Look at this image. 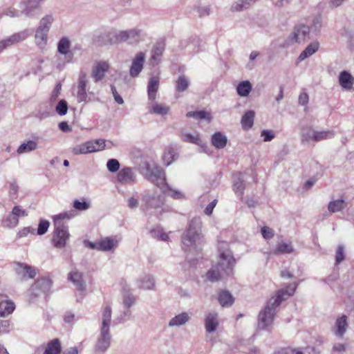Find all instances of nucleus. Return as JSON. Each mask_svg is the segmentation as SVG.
<instances>
[{"mask_svg":"<svg viewBox=\"0 0 354 354\" xmlns=\"http://www.w3.org/2000/svg\"><path fill=\"white\" fill-rule=\"evenodd\" d=\"M139 288L144 290H153L155 286L154 279L151 276H145L136 281Z\"/></svg>","mask_w":354,"mask_h":354,"instance_id":"f704fd0d","label":"nucleus"},{"mask_svg":"<svg viewBox=\"0 0 354 354\" xmlns=\"http://www.w3.org/2000/svg\"><path fill=\"white\" fill-rule=\"evenodd\" d=\"M347 319V316L344 315H342L336 319L335 326L333 328V332L337 337H342L345 334L348 327Z\"/></svg>","mask_w":354,"mask_h":354,"instance_id":"dca6fc26","label":"nucleus"},{"mask_svg":"<svg viewBox=\"0 0 354 354\" xmlns=\"http://www.w3.org/2000/svg\"><path fill=\"white\" fill-rule=\"evenodd\" d=\"M190 84V81L187 77L184 75H180L176 81V90L178 93L186 91Z\"/></svg>","mask_w":354,"mask_h":354,"instance_id":"c03bdc74","label":"nucleus"},{"mask_svg":"<svg viewBox=\"0 0 354 354\" xmlns=\"http://www.w3.org/2000/svg\"><path fill=\"white\" fill-rule=\"evenodd\" d=\"M310 28L304 24H299L295 27L290 36L292 42L301 43L309 37Z\"/></svg>","mask_w":354,"mask_h":354,"instance_id":"9b49d317","label":"nucleus"},{"mask_svg":"<svg viewBox=\"0 0 354 354\" xmlns=\"http://www.w3.org/2000/svg\"><path fill=\"white\" fill-rule=\"evenodd\" d=\"M219 324L218 314L215 312L209 313L205 319V327L207 333H214Z\"/></svg>","mask_w":354,"mask_h":354,"instance_id":"aec40b11","label":"nucleus"},{"mask_svg":"<svg viewBox=\"0 0 354 354\" xmlns=\"http://www.w3.org/2000/svg\"><path fill=\"white\" fill-rule=\"evenodd\" d=\"M163 50L164 48L162 45L158 44L156 46L155 48L152 50L151 59L154 61L158 60L161 57Z\"/></svg>","mask_w":354,"mask_h":354,"instance_id":"0e129e2a","label":"nucleus"},{"mask_svg":"<svg viewBox=\"0 0 354 354\" xmlns=\"http://www.w3.org/2000/svg\"><path fill=\"white\" fill-rule=\"evenodd\" d=\"M255 113L254 111H248L241 118V125L244 129H249L253 126Z\"/></svg>","mask_w":354,"mask_h":354,"instance_id":"37998d69","label":"nucleus"},{"mask_svg":"<svg viewBox=\"0 0 354 354\" xmlns=\"http://www.w3.org/2000/svg\"><path fill=\"white\" fill-rule=\"evenodd\" d=\"M145 178L151 183L158 187L163 193L170 192L169 196L174 199H184L185 195L180 191L172 189L166 183L165 171L156 165H147L145 174Z\"/></svg>","mask_w":354,"mask_h":354,"instance_id":"20e7f679","label":"nucleus"},{"mask_svg":"<svg viewBox=\"0 0 354 354\" xmlns=\"http://www.w3.org/2000/svg\"><path fill=\"white\" fill-rule=\"evenodd\" d=\"M42 2L43 0H21L18 9L10 7L3 11V15L10 17H19L24 15L28 18H35Z\"/></svg>","mask_w":354,"mask_h":354,"instance_id":"423d86ee","label":"nucleus"},{"mask_svg":"<svg viewBox=\"0 0 354 354\" xmlns=\"http://www.w3.org/2000/svg\"><path fill=\"white\" fill-rule=\"evenodd\" d=\"M227 142V137L221 132H216L212 136V143L216 149H223Z\"/></svg>","mask_w":354,"mask_h":354,"instance_id":"72a5a7b5","label":"nucleus"},{"mask_svg":"<svg viewBox=\"0 0 354 354\" xmlns=\"http://www.w3.org/2000/svg\"><path fill=\"white\" fill-rule=\"evenodd\" d=\"M48 41V32L36 29L35 34V43L41 50L46 48Z\"/></svg>","mask_w":354,"mask_h":354,"instance_id":"5701e85b","label":"nucleus"},{"mask_svg":"<svg viewBox=\"0 0 354 354\" xmlns=\"http://www.w3.org/2000/svg\"><path fill=\"white\" fill-rule=\"evenodd\" d=\"M74 57H70L68 58H65L64 55L56 54L55 56L54 60L53 62V64L54 67L58 70L59 71H63L67 64L72 63L73 61Z\"/></svg>","mask_w":354,"mask_h":354,"instance_id":"c85d7f7f","label":"nucleus"},{"mask_svg":"<svg viewBox=\"0 0 354 354\" xmlns=\"http://www.w3.org/2000/svg\"><path fill=\"white\" fill-rule=\"evenodd\" d=\"M202 222L199 217L193 218L187 230L183 233L181 239L182 248L185 252L196 250L203 243L201 234Z\"/></svg>","mask_w":354,"mask_h":354,"instance_id":"39448f33","label":"nucleus"},{"mask_svg":"<svg viewBox=\"0 0 354 354\" xmlns=\"http://www.w3.org/2000/svg\"><path fill=\"white\" fill-rule=\"evenodd\" d=\"M15 309V303L10 299L0 301V317H6L11 315Z\"/></svg>","mask_w":354,"mask_h":354,"instance_id":"a878e982","label":"nucleus"},{"mask_svg":"<svg viewBox=\"0 0 354 354\" xmlns=\"http://www.w3.org/2000/svg\"><path fill=\"white\" fill-rule=\"evenodd\" d=\"M89 142L93 144L94 152L101 151L106 147V140L104 139H97L95 140H90Z\"/></svg>","mask_w":354,"mask_h":354,"instance_id":"13d9d810","label":"nucleus"},{"mask_svg":"<svg viewBox=\"0 0 354 354\" xmlns=\"http://www.w3.org/2000/svg\"><path fill=\"white\" fill-rule=\"evenodd\" d=\"M190 318V315L188 313H181L172 317L169 320L168 326L169 327L184 326L189 321Z\"/></svg>","mask_w":354,"mask_h":354,"instance_id":"b1692460","label":"nucleus"},{"mask_svg":"<svg viewBox=\"0 0 354 354\" xmlns=\"http://www.w3.org/2000/svg\"><path fill=\"white\" fill-rule=\"evenodd\" d=\"M66 218H71L70 214L67 212L55 215L53 217L55 230L53 234L52 243L56 248H64L66 245V241L70 237L68 227L63 223V220Z\"/></svg>","mask_w":354,"mask_h":354,"instance_id":"0eeeda50","label":"nucleus"},{"mask_svg":"<svg viewBox=\"0 0 354 354\" xmlns=\"http://www.w3.org/2000/svg\"><path fill=\"white\" fill-rule=\"evenodd\" d=\"M245 183L244 179L241 174H238L236 179L233 184V190L235 194L239 196H242L244 193Z\"/></svg>","mask_w":354,"mask_h":354,"instance_id":"49530a36","label":"nucleus"},{"mask_svg":"<svg viewBox=\"0 0 354 354\" xmlns=\"http://www.w3.org/2000/svg\"><path fill=\"white\" fill-rule=\"evenodd\" d=\"M181 139L184 142H187L193 144H196L199 146H203V142L200 138L199 134H191L187 132H182L181 133Z\"/></svg>","mask_w":354,"mask_h":354,"instance_id":"de8ad7c7","label":"nucleus"},{"mask_svg":"<svg viewBox=\"0 0 354 354\" xmlns=\"http://www.w3.org/2000/svg\"><path fill=\"white\" fill-rule=\"evenodd\" d=\"M169 107L165 104L154 103L150 106L149 112L156 115L164 116L169 113Z\"/></svg>","mask_w":354,"mask_h":354,"instance_id":"ea45409f","label":"nucleus"},{"mask_svg":"<svg viewBox=\"0 0 354 354\" xmlns=\"http://www.w3.org/2000/svg\"><path fill=\"white\" fill-rule=\"evenodd\" d=\"M346 206L344 200H335L328 203V209L330 212L335 213L342 210Z\"/></svg>","mask_w":354,"mask_h":354,"instance_id":"8fccbe9b","label":"nucleus"},{"mask_svg":"<svg viewBox=\"0 0 354 354\" xmlns=\"http://www.w3.org/2000/svg\"><path fill=\"white\" fill-rule=\"evenodd\" d=\"M14 268L16 273L24 279H33L37 274L34 267L24 263H15Z\"/></svg>","mask_w":354,"mask_h":354,"instance_id":"f8f14e48","label":"nucleus"},{"mask_svg":"<svg viewBox=\"0 0 354 354\" xmlns=\"http://www.w3.org/2000/svg\"><path fill=\"white\" fill-rule=\"evenodd\" d=\"M68 279L71 281L76 288L80 291H84L86 288V283L84 279V274L77 270L69 272Z\"/></svg>","mask_w":354,"mask_h":354,"instance_id":"2eb2a0df","label":"nucleus"},{"mask_svg":"<svg viewBox=\"0 0 354 354\" xmlns=\"http://www.w3.org/2000/svg\"><path fill=\"white\" fill-rule=\"evenodd\" d=\"M145 60V53H138L133 59L131 66L129 70V74L132 77H138L143 69Z\"/></svg>","mask_w":354,"mask_h":354,"instance_id":"ddd939ff","label":"nucleus"},{"mask_svg":"<svg viewBox=\"0 0 354 354\" xmlns=\"http://www.w3.org/2000/svg\"><path fill=\"white\" fill-rule=\"evenodd\" d=\"M219 261L217 265L207 272V278L212 282L217 281L225 277L232 274L236 260L226 242H221L218 245Z\"/></svg>","mask_w":354,"mask_h":354,"instance_id":"f03ea898","label":"nucleus"},{"mask_svg":"<svg viewBox=\"0 0 354 354\" xmlns=\"http://www.w3.org/2000/svg\"><path fill=\"white\" fill-rule=\"evenodd\" d=\"M277 354H315V350L312 347L292 348L286 347L281 348Z\"/></svg>","mask_w":354,"mask_h":354,"instance_id":"393cba45","label":"nucleus"},{"mask_svg":"<svg viewBox=\"0 0 354 354\" xmlns=\"http://www.w3.org/2000/svg\"><path fill=\"white\" fill-rule=\"evenodd\" d=\"M118 180L122 184H131L136 181V175L131 168L125 167L118 174Z\"/></svg>","mask_w":354,"mask_h":354,"instance_id":"412c9836","label":"nucleus"},{"mask_svg":"<svg viewBox=\"0 0 354 354\" xmlns=\"http://www.w3.org/2000/svg\"><path fill=\"white\" fill-rule=\"evenodd\" d=\"M92 145L93 144L89 142V141H87L84 143L74 147L72 149V152L75 155L93 153L94 152V148Z\"/></svg>","mask_w":354,"mask_h":354,"instance_id":"473e14b6","label":"nucleus"},{"mask_svg":"<svg viewBox=\"0 0 354 354\" xmlns=\"http://www.w3.org/2000/svg\"><path fill=\"white\" fill-rule=\"evenodd\" d=\"M159 84L160 78L158 77L152 76L149 78L147 85V93L149 100H155L159 88Z\"/></svg>","mask_w":354,"mask_h":354,"instance_id":"4be33fe9","label":"nucleus"},{"mask_svg":"<svg viewBox=\"0 0 354 354\" xmlns=\"http://www.w3.org/2000/svg\"><path fill=\"white\" fill-rule=\"evenodd\" d=\"M120 30H111L103 35V38H104V41L102 42V44H114L120 43V39L119 37Z\"/></svg>","mask_w":354,"mask_h":354,"instance_id":"7c9ffc66","label":"nucleus"},{"mask_svg":"<svg viewBox=\"0 0 354 354\" xmlns=\"http://www.w3.org/2000/svg\"><path fill=\"white\" fill-rule=\"evenodd\" d=\"M18 223L19 220L10 214L2 220L1 224L5 227L13 228L17 225Z\"/></svg>","mask_w":354,"mask_h":354,"instance_id":"864d4df0","label":"nucleus"},{"mask_svg":"<svg viewBox=\"0 0 354 354\" xmlns=\"http://www.w3.org/2000/svg\"><path fill=\"white\" fill-rule=\"evenodd\" d=\"M142 201L147 208L158 209L163 205V201L160 196L147 194L144 195Z\"/></svg>","mask_w":354,"mask_h":354,"instance_id":"6ab92c4d","label":"nucleus"},{"mask_svg":"<svg viewBox=\"0 0 354 354\" xmlns=\"http://www.w3.org/2000/svg\"><path fill=\"white\" fill-rule=\"evenodd\" d=\"M136 300L135 296L131 294H127L123 297V304L124 307L129 308L135 304Z\"/></svg>","mask_w":354,"mask_h":354,"instance_id":"e2e57ef3","label":"nucleus"},{"mask_svg":"<svg viewBox=\"0 0 354 354\" xmlns=\"http://www.w3.org/2000/svg\"><path fill=\"white\" fill-rule=\"evenodd\" d=\"M61 348L59 340L54 339L48 343L44 354H60Z\"/></svg>","mask_w":354,"mask_h":354,"instance_id":"58836bf2","label":"nucleus"},{"mask_svg":"<svg viewBox=\"0 0 354 354\" xmlns=\"http://www.w3.org/2000/svg\"><path fill=\"white\" fill-rule=\"evenodd\" d=\"M187 118H196L198 120H207L209 121L211 120L210 113L205 111H189L186 114Z\"/></svg>","mask_w":354,"mask_h":354,"instance_id":"603ef678","label":"nucleus"},{"mask_svg":"<svg viewBox=\"0 0 354 354\" xmlns=\"http://www.w3.org/2000/svg\"><path fill=\"white\" fill-rule=\"evenodd\" d=\"M109 68V65L106 62H98L95 66L93 68L92 70V77L94 79L95 82H97L102 80L105 73L108 71Z\"/></svg>","mask_w":354,"mask_h":354,"instance_id":"a211bd4d","label":"nucleus"},{"mask_svg":"<svg viewBox=\"0 0 354 354\" xmlns=\"http://www.w3.org/2000/svg\"><path fill=\"white\" fill-rule=\"evenodd\" d=\"M315 130L311 127H303L301 131V140L302 143L314 142Z\"/></svg>","mask_w":354,"mask_h":354,"instance_id":"4c0bfd02","label":"nucleus"},{"mask_svg":"<svg viewBox=\"0 0 354 354\" xmlns=\"http://www.w3.org/2000/svg\"><path fill=\"white\" fill-rule=\"evenodd\" d=\"M150 235L151 237L157 239L161 241H168L169 236L167 234L163 232L162 229L157 227L150 230Z\"/></svg>","mask_w":354,"mask_h":354,"instance_id":"3c124183","label":"nucleus"},{"mask_svg":"<svg viewBox=\"0 0 354 354\" xmlns=\"http://www.w3.org/2000/svg\"><path fill=\"white\" fill-rule=\"evenodd\" d=\"M52 283V280L49 277H41L32 285L30 292L35 296L41 293H47L50 290Z\"/></svg>","mask_w":354,"mask_h":354,"instance_id":"1a4fd4ad","label":"nucleus"},{"mask_svg":"<svg viewBox=\"0 0 354 354\" xmlns=\"http://www.w3.org/2000/svg\"><path fill=\"white\" fill-rule=\"evenodd\" d=\"M252 88V84L248 80L241 82L236 86L237 94L241 97L249 95Z\"/></svg>","mask_w":354,"mask_h":354,"instance_id":"e433bc0d","label":"nucleus"},{"mask_svg":"<svg viewBox=\"0 0 354 354\" xmlns=\"http://www.w3.org/2000/svg\"><path fill=\"white\" fill-rule=\"evenodd\" d=\"M319 48V44L317 41L310 43L307 47L300 53L297 59L298 62H302L306 58L315 54Z\"/></svg>","mask_w":354,"mask_h":354,"instance_id":"cd10ccee","label":"nucleus"},{"mask_svg":"<svg viewBox=\"0 0 354 354\" xmlns=\"http://www.w3.org/2000/svg\"><path fill=\"white\" fill-rule=\"evenodd\" d=\"M218 301L223 307H229L234 302L232 295L228 291H221L218 296Z\"/></svg>","mask_w":354,"mask_h":354,"instance_id":"a18cd8bd","label":"nucleus"},{"mask_svg":"<svg viewBox=\"0 0 354 354\" xmlns=\"http://www.w3.org/2000/svg\"><path fill=\"white\" fill-rule=\"evenodd\" d=\"M117 241L111 237H105L99 241L100 251H110L117 246Z\"/></svg>","mask_w":354,"mask_h":354,"instance_id":"c9c22d12","label":"nucleus"},{"mask_svg":"<svg viewBox=\"0 0 354 354\" xmlns=\"http://www.w3.org/2000/svg\"><path fill=\"white\" fill-rule=\"evenodd\" d=\"M11 214H13L18 220L19 217H25L28 216V212L19 205H15L12 208Z\"/></svg>","mask_w":354,"mask_h":354,"instance_id":"bf43d9fd","label":"nucleus"},{"mask_svg":"<svg viewBox=\"0 0 354 354\" xmlns=\"http://www.w3.org/2000/svg\"><path fill=\"white\" fill-rule=\"evenodd\" d=\"M257 0H238L231 6L232 12H240L248 9Z\"/></svg>","mask_w":354,"mask_h":354,"instance_id":"2f4dec72","label":"nucleus"},{"mask_svg":"<svg viewBox=\"0 0 354 354\" xmlns=\"http://www.w3.org/2000/svg\"><path fill=\"white\" fill-rule=\"evenodd\" d=\"M28 30L26 29L19 32L14 33L5 39L0 41V48L3 50L5 48L11 46L19 41H24L29 36Z\"/></svg>","mask_w":354,"mask_h":354,"instance_id":"9d476101","label":"nucleus"},{"mask_svg":"<svg viewBox=\"0 0 354 354\" xmlns=\"http://www.w3.org/2000/svg\"><path fill=\"white\" fill-rule=\"evenodd\" d=\"M49 225H50V223L48 221L41 220L39 223L38 228H37V234H39V235L44 234L48 231Z\"/></svg>","mask_w":354,"mask_h":354,"instance_id":"052dcab7","label":"nucleus"},{"mask_svg":"<svg viewBox=\"0 0 354 354\" xmlns=\"http://www.w3.org/2000/svg\"><path fill=\"white\" fill-rule=\"evenodd\" d=\"M339 83L342 88L349 90L353 87L354 78L348 72L344 71L339 75Z\"/></svg>","mask_w":354,"mask_h":354,"instance_id":"bb28decb","label":"nucleus"},{"mask_svg":"<svg viewBox=\"0 0 354 354\" xmlns=\"http://www.w3.org/2000/svg\"><path fill=\"white\" fill-rule=\"evenodd\" d=\"M55 21V17L53 14H47L41 18L39 21L37 29L48 32L50 31L53 22Z\"/></svg>","mask_w":354,"mask_h":354,"instance_id":"c756f323","label":"nucleus"},{"mask_svg":"<svg viewBox=\"0 0 354 354\" xmlns=\"http://www.w3.org/2000/svg\"><path fill=\"white\" fill-rule=\"evenodd\" d=\"M111 324V308L106 306L102 311L100 333L94 346V351L96 354H104L111 346L112 341L110 333Z\"/></svg>","mask_w":354,"mask_h":354,"instance_id":"7ed1b4c3","label":"nucleus"},{"mask_svg":"<svg viewBox=\"0 0 354 354\" xmlns=\"http://www.w3.org/2000/svg\"><path fill=\"white\" fill-rule=\"evenodd\" d=\"M71 41L68 37H61L57 44V53L64 55L65 58L74 57L73 53L71 50Z\"/></svg>","mask_w":354,"mask_h":354,"instance_id":"4468645a","label":"nucleus"},{"mask_svg":"<svg viewBox=\"0 0 354 354\" xmlns=\"http://www.w3.org/2000/svg\"><path fill=\"white\" fill-rule=\"evenodd\" d=\"M37 148V143L34 140H28L19 145L17 149L18 154L29 153L35 151Z\"/></svg>","mask_w":354,"mask_h":354,"instance_id":"a19ab883","label":"nucleus"},{"mask_svg":"<svg viewBox=\"0 0 354 354\" xmlns=\"http://www.w3.org/2000/svg\"><path fill=\"white\" fill-rule=\"evenodd\" d=\"M347 344H335L332 348V354H342L346 351Z\"/></svg>","mask_w":354,"mask_h":354,"instance_id":"774afa93","label":"nucleus"},{"mask_svg":"<svg viewBox=\"0 0 354 354\" xmlns=\"http://www.w3.org/2000/svg\"><path fill=\"white\" fill-rule=\"evenodd\" d=\"M19 186L16 182H12L9 185L8 194L11 201H15L18 197Z\"/></svg>","mask_w":354,"mask_h":354,"instance_id":"6e6d98bb","label":"nucleus"},{"mask_svg":"<svg viewBox=\"0 0 354 354\" xmlns=\"http://www.w3.org/2000/svg\"><path fill=\"white\" fill-rule=\"evenodd\" d=\"M176 154L175 153L174 151L172 149H169L167 151H166L163 156H162V160L166 166H169L172 161H174L176 159Z\"/></svg>","mask_w":354,"mask_h":354,"instance_id":"5fc2aeb1","label":"nucleus"},{"mask_svg":"<svg viewBox=\"0 0 354 354\" xmlns=\"http://www.w3.org/2000/svg\"><path fill=\"white\" fill-rule=\"evenodd\" d=\"M297 284L290 283L286 289L279 290L275 296L272 297L266 304L264 309L261 310L258 318V328L263 330L268 329L272 324L276 308L281 303L293 295Z\"/></svg>","mask_w":354,"mask_h":354,"instance_id":"f257e3e1","label":"nucleus"},{"mask_svg":"<svg viewBox=\"0 0 354 354\" xmlns=\"http://www.w3.org/2000/svg\"><path fill=\"white\" fill-rule=\"evenodd\" d=\"M107 169L111 172H115L120 168V163L116 159H110L106 164Z\"/></svg>","mask_w":354,"mask_h":354,"instance_id":"69168bd1","label":"nucleus"},{"mask_svg":"<svg viewBox=\"0 0 354 354\" xmlns=\"http://www.w3.org/2000/svg\"><path fill=\"white\" fill-rule=\"evenodd\" d=\"M55 111L59 115H64L68 111V103L64 100H61L55 107Z\"/></svg>","mask_w":354,"mask_h":354,"instance_id":"4d7b16f0","label":"nucleus"},{"mask_svg":"<svg viewBox=\"0 0 354 354\" xmlns=\"http://www.w3.org/2000/svg\"><path fill=\"white\" fill-rule=\"evenodd\" d=\"M88 82L86 73L84 71H80L76 87V97L79 103L88 101L86 92Z\"/></svg>","mask_w":354,"mask_h":354,"instance_id":"6e6552de","label":"nucleus"},{"mask_svg":"<svg viewBox=\"0 0 354 354\" xmlns=\"http://www.w3.org/2000/svg\"><path fill=\"white\" fill-rule=\"evenodd\" d=\"M294 251V248L291 243L280 242L273 251V254L279 255L281 254H290Z\"/></svg>","mask_w":354,"mask_h":354,"instance_id":"79ce46f5","label":"nucleus"},{"mask_svg":"<svg viewBox=\"0 0 354 354\" xmlns=\"http://www.w3.org/2000/svg\"><path fill=\"white\" fill-rule=\"evenodd\" d=\"M50 116V111L48 109H39L35 114V117L41 121Z\"/></svg>","mask_w":354,"mask_h":354,"instance_id":"338daca9","label":"nucleus"},{"mask_svg":"<svg viewBox=\"0 0 354 354\" xmlns=\"http://www.w3.org/2000/svg\"><path fill=\"white\" fill-rule=\"evenodd\" d=\"M119 35L121 42L127 41H129L130 43L137 42L140 38V30L136 28L120 30Z\"/></svg>","mask_w":354,"mask_h":354,"instance_id":"f3484780","label":"nucleus"},{"mask_svg":"<svg viewBox=\"0 0 354 354\" xmlns=\"http://www.w3.org/2000/svg\"><path fill=\"white\" fill-rule=\"evenodd\" d=\"M335 136V132L330 130L315 131L314 142H319L323 140L330 139Z\"/></svg>","mask_w":354,"mask_h":354,"instance_id":"09e8293b","label":"nucleus"},{"mask_svg":"<svg viewBox=\"0 0 354 354\" xmlns=\"http://www.w3.org/2000/svg\"><path fill=\"white\" fill-rule=\"evenodd\" d=\"M73 207L80 211H85L89 209L90 205L86 201H80L75 200L73 202Z\"/></svg>","mask_w":354,"mask_h":354,"instance_id":"680f3d73","label":"nucleus"}]
</instances>
